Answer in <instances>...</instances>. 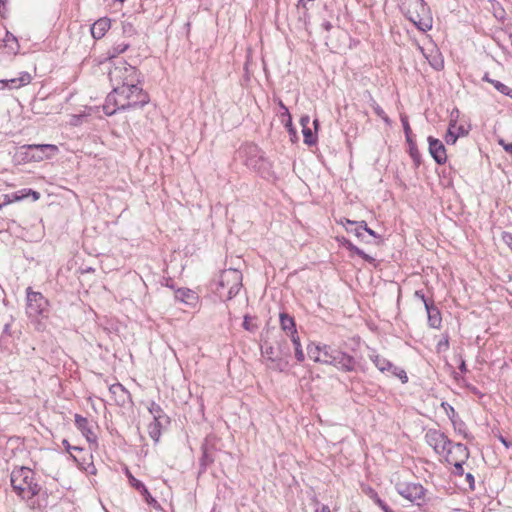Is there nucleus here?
I'll return each mask as SVG.
<instances>
[{"label":"nucleus","mask_w":512,"mask_h":512,"mask_svg":"<svg viewBox=\"0 0 512 512\" xmlns=\"http://www.w3.org/2000/svg\"><path fill=\"white\" fill-rule=\"evenodd\" d=\"M464 463L465 462H461V461L451 463L454 466V472L453 473L455 475L462 476L464 474V469H463V464Z\"/></svg>","instance_id":"obj_43"},{"label":"nucleus","mask_w":512,"mask_h":512,"mask_svg":"<svg viewBox=\"0 0 512 512\" xmlns=\"http://www.w3.org/2000/svg\"><path fill=\"white\" fill-rule=\"evenodd\" d=\"M288 336L290 337V340L294 346L296 360L300 363L303 362L305 360V354H304L302 346H301L300 337L298 335V332L293 333Z\"/></svg>","instance_id":"obj_28"},{"label":"nucleus","mask_w":512,"mask_h":512,"mask_svg":"<svg viewBox=\"0 0 512 512\" xmlns=\"http://www.w3.org/2000/svg\"><path fill=\"white\" fill-rule=\"evenodd\" d=\"M414 297L421 300L424 304V307L426 306V303H432V300H428L422 290H416L414 293Z\"/></svg>","instance_id":"obj_47"},{"label":"nucleus","mask_w":512,"mask_h":512,"mask_svg":"<svg viewBox=\"0 0 512 512\" xmlns=\"http://www.w3.org/2000/svg\"><path fill=\"white\" fill-rule=\"evenodd\" d=\"M344 245L347 247L348 250L351 252L357 254L361 258H363L366 261H372L373 258L367 255L363 250L352 244L349 240H344Z\"/></svg>","instance_id":"obj_34"},{"label":"nucleus","mask_w":512,"mask_h":512,"mask_svg":"<svg viewBox=\"0 0 512 512\" xmlns=\"http://www.w3.org/2000/svg\"><path fill=\"white\" fill-rule=\"evenodd\" d=\"M201 450L202 456L200 458V467L201 471H204L215 460V448L213 445L209 443L208 439H206L205 442L202 444Z\"/></svg>","instance_id":"obj_18"},{"label":"nucleus","mask_w":512,"mask_h":512,"mask_svg":"<svg viewBox=\"0 0 512 512\" xmlns=\"http://www.w3.org/2000/svg\"><path fill=\"white\" fill-rule=\"evenodd\" d=\"M26 313L30 318L43 316L48 312L49 302L40 292L33 291L31 287L26 289Z\"/></svg>","instance_id":"obj_7"},{"label":"nucleus","mask_w":512,"mask_h":512,"mask_svg":"<svg viewBox=\"0 0 512 512\" xmlns=\"http://www.w3.org/2000/svg\"><path fill=\"white\" fill-rule=\"evenodd\" d=\"M459 370L462 372V373H466L467 372V367H466V363L465 361L462 359L461 360V363L459 365Z\"/></svg>","instance_id":"obj_55"},{"label":"nucleus","mask_w":512,"mask_h":512,"mask_svg":"<svg viewBox=\"0 0 512 512\" xmlns=\"http://www.w3.org/2000/svg\"><path fill=\"white\" fill-rule=\"evenodd\" d=\"M504 242L512 248V233L504 232L502 235Z\"/></svg>","instance_id":"obj_51"},{"label":"nucleus","mask_w":512,"mask_h":512,"mask_svg":"<svg viewBox=\"0 0 512 512\" xmlns=\"http://www.w3.org/2000/svg\"><path fill=\"white\" fill-rule=\"evenodd\" d=\"M503 95L508 96L512 99V89L510 87H507V90Z\"/></svg>","instance_id":"obj_58"},{"label":"nucleus","mask_w":512,"mask_h":512,"mask_svg":"<svg viewBox=\"0 0 512 512\" xmlns=\"http://www.w3.org/2000/svg\"><path fill=\"white\" fill-rule=\"evenodd\" d=\"M276 351L278 352L277 355H283L286 357V359L289 360V348L287 347V343L285 340L278 342V345L276 347Z\"/></svg>","instance_id":"obj_41"},{"label":"nucleus","mask_w":512,"mask_h":512,"mask_svg":"<svg viewBox=\"0 0 512 512\" xmlns=\"http://www.w3.org/2000/svg\"><path fill=\"white\" fill-rule=\"evenodd\" d=\"M245 165L256 172L263 173L268 169L269 163L264 158L261 149L253 143H246L240 148Z\"/></svg>","instance_id":"obj_6"},{"label":"nucleus","mask_w":512,"mask_h":512,"mask_svg":"<svg viewBox=\"0 0 512 512\" xmlns=\"http://www.w3.org/2000/svg\"><path fill=\"white\" fill-rule=\"evenodd\" d=\"M429 153L435 162L439 165L446 163L447 153L444 144L437 138L428 137Z\"/></svg>","instance_id":"obj_15"},{"label":"nucleus","mask_w":512,"mask_h":512,"mask_svg":"<svg viewBox=\"0 0 512 512\" xmlns=\"http://www.w3.org/2000/svg\"><path fill=\"white\" fill-rule=\"evenodd\" d=\"M126 475L131 486L141 493L148 504L152 505L156 503V500L152 497L147 487L140 480L136 479L128 469L126 470Z\"/></svg>","instance_id":"obj_19"},{"label":"nucleus","mask_w":512,"mask_h":512,"mask_svg":"<svg viewBox=\"0 0 512 512\" xmlns=\"http://www.w3.org/2000/svg\"><path fill=\"white\" fill-rule=\"evenodd\" d=\"M175 298L186 304H193L197 296L195 292L187 288H180L175 292Z\"/></svg>","instance_id":"obj_27"},{"label":"nucleus","mask_w":512,"mask_h":512,"mask_svg":"<svg viewBox=\"0 0 512 512\" xmlns=\"http://www.w3.org/2000/svg\"><path fill=\"white\" fill-rule=\"evenodd\" d=\"M309 123H310V118H309V116H302V117H301V119H300V124H301V126H302V129H303V128H307V127H309V126H308V125H309Z\"/></svg>","instance_id":"obj_54"},{"label":"nucleus","mask_w":512,"mask_h":512,"mask_svg":"<svg viewBox=\"0 0 512 512\" xmlns=\"http://www.w3.org/2000/svg\"><path fill=\"white\" fill-rule=\"evenodd\" d=\"M425 309L427 312L429 326L436 329L439 328L441 326L442 317L434 302L426 303Z\"/></svg>","instance_id":"obj_20"},{"label":"nucleus","mask_w":512,"mask_h":512,"mask_svg":"<svg viewBox=\"0 0 512 512\" xmlns=\"http://www.w3.org/2000/svg\"><path fill=\"white\" fill-rule=\"evenodd\" d=\"M322 27L326 30V31H330L332 29V24L329 22V21H325L323 22L322 24Z\"/></svg>","instance_id":"obj_57"},{"label":"nucleus","mask_w":512,"mask_h":512,"mask_svg":"<svg viewBox=\"0 0 512 512\" xmlns=\"http://www.w3.org/2000/svg\"><path fill=\"white\" fill-rule=\"evenodd\" d=\"M363 222L364 221H352L349 219L345 220V229L347 232L354 234L357 238L360 240L369 243V240L364 239V232H363Z\"/></svg>","instance_id":"obj_23"},{"label":"nucleus","mask_w":512,"mask_h":512,"mask_svg":"<svg viewBox=\"0 0 512 512\" xmlns=\"http://www.w3.org/2000/svg\"><path fill=\"white\" fill-rule=\"evenodd\" d=\"M23 192H24L25 198L32 196L34 201H37L40 198V193L35 190H32L30 188H24Z\"/></svg>","instance_id":"obj_44"},{"label":"nucleus","mask_w":512,"mask_h":512,"mask_svg":"<svg viewBox=\"0 0 512 512\" xmlns=\"http://www.w3.org/2000/svg\"><path fill=\"white\" fill-rule=\"evenodd\" d=\"M313 125H314L315 129H317V127H318V125H319V121H318V119H315V120L313 121Z\"/></svg>","instance_id":"obj_64"},{"label":"nucleus","mask_w":512,"mask_h":512,"mask_svg":"<svg viewBox=\"0 0 512 512\" xmlns=\"http://www.w3.org/2000/svg\"><path fill=\"white\" fill-rule=\"evenodd\" d=\"M149 435L150 437L155 441V442H158L159 441V438H160V435H161V431H160V422H156V421H153L149 427Z\"/></svg>","instance_id":"obj_37"},{"label":"nucleus","mask_w":512,"mask_h":512,"mask_svg":"<svg viewBox=\"0 0 512 512\" xmlns=\"http://www.w3.org/2000/svg\"><path fill=\"white\" fill-rule=\"evenodd\" d=\"M426 443L434 450L438 455H442L451 445V440L446 434L438 429H429L425 433Z\"/></svg>","instance_id":"obj_11"},{"label":"nucleus","mask_w":512,"mask_h":512,"mask_svg":"<svg viewBox=\"0 0 512 512\" xmlns=\"http://www.w3.org/2000/svg\"><path fill=\"white\" fill-rule=\"evenodd\" d=\"M500 441L506 446V447H509L510 446V443L504 438V437H500Z\"/></svg>","instance_id":"obj_60"},{"label":"nucleus","mask_w":512,"mask_h":512,"mask_svg":"<svg viewBox=\"0 0 512 512\" xmlns=\"http://www.w3.org/2000/svg\"><path fill=\"white\" fill-rule=\"evenodd\" d=\"M23 199H25L23 189L16 191L14 193H11V194H5L4 201H3V203L0 204V210H2V208L8 204H11L13 202H18Z\"/></svg>","instance_id":"obj_30"},{"label":"nucleus","mask_w":512,"mask_h":512,"mask_svg":"<svg viewBox=\"0 0 512 512\" xmlns=\"http://www.w3.org/2000/svg\"><path fill=\"white\" fill-rule=\"evenodd\" d=\"M315 512H330V509L326 505H322L319 508H316Z\"/></svg>","instance_id":"obj_56"},{"label":"nucleus","mask_w":512,"mask_h":512,"mask_svg":"<svg viewBox=\"0 0 512 512\" xmlns=\"http://www.w3.org/2000/svg\"><path fill=\"white\" fill-rule=\"evenodd\" d=\"M31 82V75L28 72H22L18 78H12L9 80H0L2 88H20Z\"/></svg>","instance_id":"obj_21"},{"label":"nucleus","mask_w":512,"mask_h":512,"mask_svg":"<svg viewBox=\"0 0 512 512\" xmlns=\"http://www.w3.org/2000/svg\"><path fill=\"white\" fill-rule=\"evenodd\" d=\"M369 359L374 363V365L379 369V371L383 373H390L391 375L399 378L402 383L408 382V376L403 369L395 366L391 361L377 354L375 350L371 351V353L369 354Z\"/></svg>","instance_id":"obj_10"},{"label":"nucleus","mask_w":512,"mask_h":512,"mask_svg":"<svg viewBox=\"0 0 512 512\" xmlns=\"http://www.w3.org/2000/svg\"><path fill=\"white\" fill-rule=\"evenodd\" d=\"M332 366L343 372H354L361 368L356 359L348 353L337 350Z\"/></svg>","instance_id":"obj_12"},{"label":"nucleus","mask_w":512,"mask_h":512,"mask_svg":"<svg viewBox=\"0 0 512 512\" xmlns=\"http://www.w3.org/2000/svg\"><path fill=\"white\" fill-rule=\"evenodd\" d=\"M242 273L237 269H226L221 272L218 280L214 283V291L225 300H231L242 287Z\"/></svg>","instance_id":"obj_3"},{"label":"nucleus","mask_w":512,"mask_h":512,"mask_svg":"<svg viewBox=\"0 0 512 512\" xmlns=\"http://www.w3.org/2000/svg\"><path fill=\"white\" fill-rule=\"evenodd\" d=\"M302 133H303L305 144L310 145V146L316 144L317 137L309 127L303 128Z\"/></svg>","instance_id":"obj_38"},{"label":"nucleus","mask_w":512,"mask_h":512,"mask_svg":"<svg viewBox=\"0 0 512 512\" xmlns=\"http://www.w3.org/2000/svg\"><path fill=\"white\" fill-rule=\"evenodd\" d=\"M148 410L153 416L154 421L159 422L160 418L163 415V410L160 407V405L152 401L148 406Z\"/></svg>","instance_id":"obj_36"},{"label":"nucleus","mask_w":512,"mask_h":512,"mask_svg":"<svg viewBox=\"0 0 512 512\" xmlns=\"http://www.w3.org/2000/svg\"><path fill=\"white\" fill-rule=\"evenodd\" d=\"M465 479H466V481H467V482H468V484H469V488H470L471 490H474V488H475V479H474V476H473L471 473H467V474L465 475Z\"/></svg>","instance_id":"obj_50"},{"label":"nucleus","mask_w":512,"mask_h":512,"mask_svg":"<svg viewBox=\"0 0 512 512\" xmlns=\"http://www.w3.org/2000/svg\"><path fill=\"white\" fill-rule=\"evenodd\" d=\"M492 6H493V15H494V17H495L497 20H499V21H502V22H503V21L505 20V17H506V12H505V10H504V9L502 8V6H501L498 2H496V1H494V2L492 3Z\"/></svg>","instance_id":"obj_39"},{"label":"nucleus","mask_w":512,"mask_h":512,"mask_svg":"<svg viewBox=\"0 0 512 512\" xmlns=\"http://www.w3.org/2000/svg\"><path fill=\"white\" fill-rule=\"evenodd\" d=\"M363 232H364V239H366V234H368L369 236L373 237V238H378L379 236L376 234L375 231H373L372 229H370L368 226H367V223L364 221L363 222Z\"/></svg>","instance_id":"obj_48"},{"label":"nucleus","mask_w":512,"mask_h":512,"mask_svg":"<svg viewBox=\"0 0 512 512\" xmlns=\"http://www.w3.org/2000/svg\"><path fill=\"white\" fill-rule=\"evenodd\" d=\"M25 159L29 161H42L48 159L58 152V147L53 144H31L24 145Z\"/></svg>","instance_id":"obj_9"},{"label":"nucleus","mask_w":512,"mask_h":512,"mask_svg":"<svg viewBox=\"0 0 512 512\" xmlns=\"http://www.w3.org/2000/svg\"><path fill=\"white\" fill-rule=\"evenodd\" d=\"M128 48L129 44L127 43L115 44L109 51L110 58L115 60L118 59L117 56L124 53Z\"/></svg>","instance_id":"obj_35"},{"label":"nucleus","mask_w":512,"mask_h":512,"mask_svg":"<svg viewBox=\"0 0 512 512\" xmlns=\"http://www.w3.org/2000/svg\"><path fill=\"white\" fill-rule=\"evenodd\" d=\"M367 495L369 496V498L371 500H373V502L375 504H377L382 510L383 512H394L380 497L379 495L377 494V492L372 489V488H368L367 490Z\"/></svg>","instance_id":"obj_29"},{"label":"nucleus","mask_w":512,"mask_h":512,"mask_svg":"<svg viewBox=\"0 0 512 512\" xmlns=\"http://www.w3.org/2000/svg\"><path fill=\"white\" fill-rule=\"evenodd\" d=\"M467 134L468 131L464 128V126H457L456 120H450L449 127L445 135V142L448 145H453L456 143L460 136H465Z\"/></svg>","instance_id":"obj_17"},{"label":"nucleus","mask_w":512,"mask_h":512,"mask_svg":"<svg viewBox=\"0 0 512 512\" xmlns=\"http://www.w3.org/2000/svg\"><path fill=\"white\" fill-rule=\"evenodd\" d=\"M282 121L284 123V126L288 129L290 135L292 137H296V130L294 129V127L292 125V117H290V124L288 122V118L282 119Z\"/></svg>","instance_id":"obj_46"},{"label":"nucleus","mask_w":512,"mask_h":512,"mask_svg":"<svg viewBox=\"0 0 512 512\" xmlns=\"http://www.w3.org/2000/svg\"><path fill=\"white\" fill-rule=\"evenodd\" d=\"M447 463L453 462H466L470 456V452L468 448L462 443H453L451 441V445L443 454Z\"/></svg>","instance_id":"obj_13"},{"label":"nucleus","mask_w":512,"mask_h":512,"mask_svg":"<svg viewBox=\"0 0 512 512\" xmlns=\"http://www.w3.org/2000/svg\"><path fill=\"white\" fill-rule=\"evenodd\" d=\"M5 46L8 47L11 52L17 53L19 50V44L17 38L10 32L6 33L5 39Z\"/></svg>","instance_id":"obj_33"},{"label":"nucleus","mask_w":512,"mask_h":512,"mask_svg":"<svg viewBox=\"0 0 512 512\" xmlns=\"http://www.w3.org/2000/svg\"><path fill=\"white\" fill-rule=\"evenodd\" d=\"M110 28V20L108 18H101L97 20L91 27V34L93 38L100 39Z\"/></svg>","instance_id":"obj_22"},{"label":"nucleus","mask_w":512,"mask_h":512,"mask_svg":"<svg viewBox=\"0 0 512 512\" xmlns=\"http://www.w3.org/2000/svg\"><path fill=\"white\" fill-rule=\"evenodd\" d=\"M75 425L76 427L82 432V434L85 436L87 441L91 444H97V436L93 432L92 427L89 424V421L87 418L76 414L75 415Z\"/></svg>","instance_id":"obj_16"},{"label":"nucleus","mask_w":512,"mask_h":512,"mask_svg":"<svg viewBox=\"0 0 512 512\" xmlns=\"http://www.w3.org/2000/svg\"><path fill=\"white\" fill-rule=\"evenodd\" d=\"M243 326L246 330H249V323H248V317L245 316Z\"/></svg>","instance_id":"obj_59"},{"label":"nucleus","mask_w":512,"mask_h":512,"mask_svg":"<svg viewBox=\"0 0 512 512\" xmlns=\"http://www.w3.org/2000/svg\"><path fill=\"white\" fill-rule=\"evenodd\" d=\"M400 120H401V123L403 126L406 141L409 145V154H410L411 158L413 159L415 165L418 167L421 163V161H420L421 155H420L419 150L417 149L415 141L412 138V130L409 125L408 117L406 115H401Z\"/></svg>","instance_id":"obj_14"},{"label":"nucleus","mask_w":512,"mask_h":512,"mask_svg":"<svg viewBox=\"0 0 512 512\" xmlns=\"http://www.w3.org/2000/svg\"><path fill=\"white\" fill-rule=\"evenodd\" d=\"M428 60L435 70H441L444 67V61L439 54L432 55Z\"/></svg>","instance_id":"obj_40"},{"label":"nucleus","mask_w":512,"mask_h":512,"mask_svg":"<svg viewBox=\"0 0 512 512\" xmlns=\"http://www.w3.org/2000/svg\"><path fill=\"white\" fill-rule=\"evenodd\" d=\"M499 144L503 147V149L508 152L512 153V142L511 143H505L503 139L499 140Z\"/></svg>","instance_id":"obj_52"},{"label":"nucleus","mask_w":512,"mask_h":512,"mask_svg":"<svg viewBox=\"0 0 512 512\" xmlns=\"http://www.w3.org/2000/svg\"><path fill=\"white\" fill-rule=\"evenodd\" d=\"M320 351H321L320 344L310 343L307 346L308 357L316 363H320V360H321L320 359V357H321Z\"/></svg>","instance_id":"obj_31"},{"label":"nucleus","mask_w":512,"mask_h":512,"mask_svg":"<svg viewBox=\"0 0 512 512\" xmlns=\"http://www.w3.org/2000/svg\"><path fill=\"white\" fill-rule=\"evenodd\" d=\"M483 80H484V81H487V82H489V83H491V80H492V79H490V78L488 77V74H485V75H484V77H483Z\"/></svg>","instance_id":"obj_63"},{"label":"nucleus","mask_w":512,"mask_h":512,"mask_svg":"<svg viewBox=\"0 0 512 512\" xmlns=\"http://www.w3.org/2000/svg\"><path fill=\"white\" fill-rule=\"evenodd\" d=\"M370 97V106L374 110L375 114L380 117L385 123L390 124V118L387 116L385 111L381 108V106L373 99L371 95Z\"/></svg>","instance_id":"obj_32"},{"label":"nucleus","mask_w":512,"mask_h":512,"mask_svg":"<svg viewBox=\"0 0 512 512\" xmlns=\"http://www.w3.org/2000/svg\"><path fill=\"white\" fill-rule=\"evenodd\" d=\"M278 104L281 109L280 116L282 117V119L288 118V122L290 123L291 114H290L288 108L285 106V104L281 100H279Z\"/></svg>","instance_id":"obj_42"},{"label":"nucleus","mask_w":512,"mask_h":512,"mask_svg":"<svg viewBox=\"0 0 512 512\" xmlns=\"http://www.w3.org/2000/svg\"><path fill=\"white\" fill-rule=\"evenodd\" d=\"M13 490L22 499H31L38 495L41 487L34 482V472L28 467H17L12 470L10 476Z\"/></svg>","instance_id":"obj_2"},{"label":"nucleus","mask_w":512,"mask_h":512,"mask_svg":"<svg viewBox=\"0 0 512 512\" xmlns=\"http://www.w3.org/2000/svg\"><path fill=\"white\" fill-rule=\"evenodd\" d=\"M109 79L113 90L107 95L103 111L107 116L114 115L119 110L141 108L149 102V96L138 86L137 69L123 59L112 61Z\"/></svg>","instance_id":"obj_1"},{"label":"nucleus","mask_w":512,"mask_h":512,"mask_svg":"<svg viewBox=\"0 0 512 512\" xmlns=\"http://www.w3.org/2000/svg\"><path fill=\"white\" fill-rule=\"evenodd\" d=\"M280 325L282 330L285 331L287 335H291L297 332L294 318L287 313L280 314Z\"/></svg>","instance_id":"obj_25"},{"label":"nucleus","mask_w":512,"mask_h":512,"mask_svg":"<svg viewBox=\"0 0 512 512\" xmlns=\"http://www.w3.org/2000/svg\"><path fill=\"white\" fill-rule=\"evenodd\" d=\"M321 348V357H320V363L325 365H332L335 357V353L338 349H334L331 346L327 344H320Z\"/></svg>","instance_id":"obj_24"},{"label":"nucleus","mask_w":512,"mask_h":512,"mask_svg":"<svg viewBox=\"0 0 512 512\" xmlns=\"http://www.w3.org/2000/svg\"><path fill=\"white\" fill-rule=\"evenodd\" d=\"M109 392L113 394L117 398V401L122 404H124L126 402V399L129 398L130 396L126 388L120 383L112 384L109 387Z\"/></svg>","instance_id":"obj_26"},{"label":"nucleus","mask_w":512,"mask_h":512,"mask_svg":"<svg viewBox=\"0 0 512 512\" xmlns=\"http://www.w3.org/2000/svg\"><path fill=\"white\" fill-rule=\"evenodd\" d=\"M491 84L495 87V89L497 91H499L500 93L504 94L505 91L507 90V85H505L504 83L498 81V80H491Z\"/></svg>","instance_id":"obj_45"},{"label":"nucleus","mask_w":512,"mask_h":512,"mask_svg":"<svg viewBox=\"0 0 512 512\" xmlns=\"http://www.w3.org/2000/svg\"><path fill=\"white\" fill-rule=\"evenodd\" d=\"M63 445L66 447L67 451H70L72 448L67 440H63Z\"/></svg>","instance_id":"obj_61"},{"label":"nucleus","mask_w":512,"mask_h":512,"mask_svg":"<svg viewBox=\"0 0 512 512\" xmlns=\"http://www.w3.org/2000/svg\"><path fill=\"white\" fill-rule=\"evenodd\" d=\"M442 406L444 407L447 416L453 420V417L456 415L455 409L449 405L448 403H442Z\"/></svg>","instance_id":"obj_49"},{"label":"nucleus","mask_w":512,"mask_h":512,"mask_svg":"<svg viewBox=\"0 0 512 512\" xmlns=\"http://www.w3.org/2000/svg\"><path fill=\"white\" fill-rule=\"evenodd\" d=\"M261 353L265 359L267 368L276 372H284L288 369L289 360L283 355H277L278 352L272 345L265 343L261 347Z\"/></svg>","instance_id":"obj_8"},{"label":"nucleus","mask_w":512,"mask_h":512,"mask_svg":"<svg viewBox=\"0 0 512 512\" xmlns=\"http://www.w3.org/2000/svg\"><path fill=\"white\" fill-rule=\"evenodd\" d=\"M442 345H444L445 347H448V340L446 339L445 342H440L438 344V347L440 348Z\"/></svg>","instance_id":"obj_62"},{"label":"nucleus","mask_w":512,"mask_h":512,"mask_svg":"<svg viewBox=\"0 0 512 512\" xmlns=\"http://www.w3.org/2000/svg\"><path fill=\"white\" fill-rule=\"evenodd\" d=\"M406 16L422 32L432 28V17L424 0H410Z\"/></svg>","instance_id":"obj_4"},{"label":"nucleus","mask_w":512,"mask_h":512,"mask_svg":"<svg viewBox=\"0 0 512 512\" xmlns=\"http://www.w3.org/2000/svg\"><path fill=\"white\" fill-rule=\"evenodd\" d=\"M458 432L461 433L465 439H470L471 436L467 433L466 429H465V425L463 422L460 423V426L458 428Z\"/></svg>","instance_id":"obj_53"},{"label":"nucleus","mask_w":512,"mask_h":512,"mask_svg":"<svg viewBox=\"0 0 512 512\" xmlns=\"http://www.w3.org/2000/svg\"><path fill=\"white\" fill-rule=\"evenodd\" d=\"M395 489L400 496L418 507L426 505L429 501L428 491L420 483L398 482Z\"/></svg>","instance_id":"obj_5"}]
</instances>
